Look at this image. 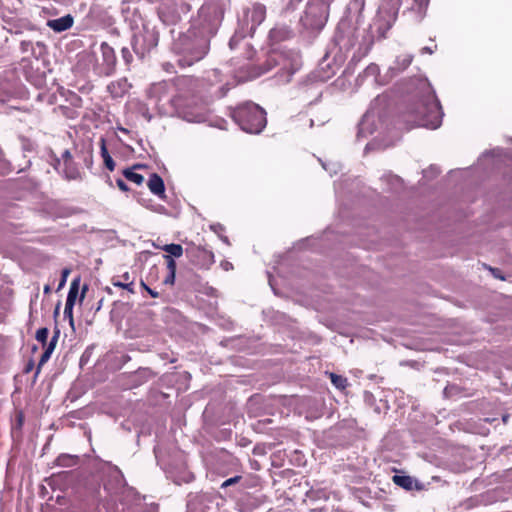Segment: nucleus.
Returning <instances> with one entry per match:
<instances>
[{"instance_id": "obj_1", "label": "nucleus", "mask_w": 512, "mask_h": 512, "mask_svg": "<svg viewBox=\"0 0 512 512\" xmlns=\"http://www.w3.org/2000/svg\"><path fill=\"white\" fill-rule=\"evenodd\" d=\"M442 117V107L433 93H427L410 102L401 113V120L407 125V129H436L441 125Z\"/></svg>"}, {"instance_id": "obj_2", "label": "nucleus", "mask_w": 512, "mask_h": 512, "mask_svg": "<svg viewBox=\"0 0 512 512\" xmlns=\"http://www.w3.org/2000/svg\"><path fill=\"white\" fill-rule=\"evenodd\" d=\"M219 24L220 18L216 9L204 7L200 9L197 24L193 27V34L201 36L202 44L192 53V61H199L204 57L209 39L216 34Z\"/></svg>"}, {"instance_id": "obj_3", "label": "nucleus", "mask_w": 512, "mask_h": 512, "mask_svg": "<svg viewBox=\"0 0 512 512\" xmlns=\"http://www.w3.org/2000/svg\"><path fill=\"white\" fill-rule=\"evenodd\" d=\"M232 118L243 131L252 134L260 133L267 123L264 109L251 102L235 108Z\"/></svg>"}, {"instance_id": "obj_4", "label": "nucleus", "mask_w": 512, "mask_h": 512, "mask_svg": "<svg viewBox=\"0 0 512 512\" xmlns=\"http://www.w3.org/2000/svg\"><path fill=\"white\" fill-rule=\"evenodd\" d=\"M158 40L159 35L155 30L143 27L142 30H140L133 36V51L140 58H143L146 54L150 53V51L153 48L157 46Z\"/></svg>"}, {"instance_id": "obj_5", "label": "nucleus", "mask_w": 512, "mask_h": 512, "mask_svg": "<svg viewBox=\"0 0 512 512\" xmlns=\"http://www.w3.org/2000/svg\"><path fill=\"white\" fill-rule=\"evenodd\" d=\"M185 253L189 262L199 269L208 270L215 262L213 251L200 245L189 244Z\"/></svg>"}, {"instance_id": "obj_6", "label": "nucleus", "mask_w": 512, "mask_h": 512, "mask_svg": "<svg viewBox=\"0 0 512 512\" xmlns=\"http://www.w3.org/2000/svg\"><path fill=\"white\" fill-rule=\"evenodd\" d=\"M100 50L102 53L104 64L106 66L105 74L107 76L111 75L114 72L116 65V55L114 49L106 42H103L100 46Z\"/></svg>"}, {"instance_id": "obj_7", "label": "nucleus", "mask_w": 512, "mask_h": 512, "mask_svg": "<svg viewBox=\"0 0 512 512\" xmlns=\"http://www.w3.org/2000/svg\"><path fill=\"white\" fill-rule=\"evenodd\" d=\"M130 88L131 84L128 82L127 78H120L108 84L107 91L113 98H122L128 93Z\"/></svg>"}, {"instance_id": "obj_8", "label": "nucleus", "mask_w": 512, "mask_h": 512, "mask_svg": "<svg viewBox=\"0 0 512 512\" xmlns=\"http://www.w3.org/2000/svg\"><path fill=\"white\" fill-rule=\"evenodd\" d=\"M60 336V330L56 328L53 332V336L50 339L49 343H46V346H43L45 348L43 354L40 357L38 366H37V372L41 369V367L50 359L56 345L58 342Z\"/></svg>"}, {"instance_id": "obj_9", "label": "nucleus", "mask_w": 512, "mask_h": 512, "mask_svg": "<svg viewBox=\"0 0 512 512\" xmlns=\"http://www.w3.org/2000/svg\"><path fill=\"white\" fill-rule=\"evenodd\" d=\"M74 24V19L70 14L63 17L48 20L47 26L55 32H63L70 29Z\"/></svg>"}, {"instance_id": "obj_10", "label": "nucleus", "mask_w": 512, "mask_h": 512, "mask_svg": "<svg viewBox=\"0 0 512 512\" xmlns=\"http://www.w3.org/2000/svg\"><path fill=\"white\" fill-rule=\"evenodd\" d=\"M147 186L149 190L156 196L160 198L165 197V185L163 179L157 174L152 173L148 182Z\"/></svg>"}, {"instance_id": "obj_11", "label": "nucleus", "mask_w": 512, "mask_h": 512, "mask_svg": "<svg viewBox=\"0 0 512 512\" xmlns=\"http://www.w3.org/2000/svg\"><path fill=\"white\" fill-rule=\"evenodd\" d=\"M144 167L145 165L143 164H135L131 168L124 169L122 174L128 181L141 185L144 182V177L141 174L134 172V170Z\"/></svg>"}, {"instance_id": "obj_12", "label": "nucleus", "mask_w": 512, "mask_h": 512, "mask_svg": "<svg viewBox=\"0 0 512 512\" xmlns=\"http://www.w3.org/2000/svg\"><path fill=\"white\" fill-rule=\"evenodd\" d=\"M266 17V7L263 4L253 5L250 11V18L253 26L260 25Z\"/></svg>"}, {"instance_id": "obj_13", "label": "nucleus", "mask_w": 512, "mask_h": 512, "mask_svg": "<svg viewBox=\"0 0 512 512\" xmlns=\"http://www.w3.org/2000/svg\"><path fill=\"white\" fill-rule=\"evenodd\" d=\"M99 144H100L101 157L103 158L105 167L109 171H113L115 169L116 164L108 152L105 138H101Z\"/></svg>"}, {"instance_id": "obj_14", "label": "nucleus", "mask_w": 512, "mask_h": 512, "mask_svg": "<svg viewBox=\"0 0 512 512\" xmlns=\"http://www.w3.org/2000/svg\"><path fill=\"white\" fill-rule=\"evenodd\" d=\"M78 294H79V279H75L72 281V283L70 285L66 303L74 306L76 299L78 297Z\"/></svg>"}, {"instance_id": "obj_15", "label": "nucleus", "mask_w": 512, "mask_h": 512, "mask_svg": "<svg viewBox=\"0 0 512 512\" xmlns=\"http://www.w3.org/2000/svg\"><path fill=\"white\" fill-rule=\"evenodd\" d=\"M393 482L406 490H411L413 488V479L410 476L394 475Z\"/></svg>"}, {"instance_id": "obj_16", "label": "nucleus", "mask_w": 512, "mask_h": 512, "mask_svg": "<svg viewBox=\"0 0 512 512\" xmlns=\"http://www.w3.org/2000/svg\"><path fill=\"white\" fill-rule=\"evenodd\" d=\"M162 250L167 252L168 253L167 256H171L172 258L173 257L179 258L183 255V252H184L183 247L180 244H175V243L164 245L162 247Z\"/></svg>"}, {"instance_id": "obj_17", "label": "nucleus", "mask_w": 512, "mask_h": 512, "mask_svg": "<svg viewBox=\"0 0 512 512\" xmlns=\"http://www.w3.org/2000/svg\"><path fill=\"white\" fill-rule=\"evenodd\" d=\"M330 380L332 384L339 390H344L348 386L347 378L341 375L330 373Z\"/></svg>"}, {"instance_id": "obj_18", "label": "nucleus", "mask_w": 512, "mask_h": 512, "mask_svg": "<svg viewBox=\"0 0 512 512\" xmlns=\"http://www.w3.org/2000/svg\"><path fill=\"white\" fill-rule=\"evenodd\" d=\"M413 61V55L411 54H403L397 57V65L401 69H406L411 65Z\"/></svg>"}, {"instance_id": "obj_19", "label": "nucleus", "mask_w": 512, "mask_h": 512, "mask_svg": "<svg viewBox=\"0 0 512 512\" xmlns=\"http://www.w3.org/2000/svg\"><path fill=\"white\" fill-rule=\"evenodd\" d=\"M49 335V330L46 327L40 328L37 330L35 338L38 342L42 344V346H46L47 339Z\"/></svg>"}, {"instance_id": "obj_20", "label": "nucleus", "mask_w": 512, "mask_h": 512, "mask_svg": "<svg viewBox=\"0 0 512 512\" xmlns=\"http://www.w3.org/2000/svg\"><path fill=\"white\" fill-rule=\"evenodd\" d=\"M3 21L5 22V25L3 28L7 30L9 33H18L19 32V26L12 22L11 20H7L3 18Z\"/></svg>"}, {"instance_id": "obj_21", "label": "nucleus", "mask_w": 512, "mask_h": 512, "mask_svg": "<svg viewBox=\"0 0 512 512\" xmlns=\"http://www.w3.org/2000/svg\"><path fill=\"white\" fill-rule=\"evenodd\" d=\"M73 305H70V304H65V309H64V316L65 318H68L69 319V323L71 326L74 325V318H73Z\"/></svg>"}, {"instance_id": "obj_22", "label": "nucleus", "mask_w": 512, "mask_h": 512, "mask_svg": "<svg viewBox=\"0 0 512 512\" xmlns=\"http://www.w3.org/2000/svg\"><path fill=\"white\" fill-rule=\"evenodd\" d=\"M121 54H122V58H123L124 62L127 65H130L133 61V56H132L130 50L128 48L124 47L121 50Z\"/></svg>"}, {"instance_id": "obj_23", "label": "nucleus", "mask_w": 512, "mask_h": 512, "mask_svg": "<svg viewBox=\"0 0 512 512\" xmlns=\"http://www.w3.org/2000/svg\"><path fill=\"white\" fill-rule=\"evenodd\" d=\"M241 478L242 477L240 475H236L232 478H229L221 484V488H226L228 486L234 485V484L238 483L241 480Z\"/></svg>"}, {"instance_id": "obj_24", "label": "nucleus", "mask_w": 512, "mask_h": 512, "mask_svg": "<svg viewBox=\"0 0 512 512\" xmlns=\"http://www.w3.org/2000/svg\"><path fill=\"white\" fill-rule=\"evenodd\" d=\"M169 272H176V262L171 256H164Z\"/></svg>"}, {"instance_id": "obj_25", "label": "nucleus", "mask_w": 512, "mask_h": 512, "mask_svg": "<svg viewBox=\"0 0 512 512\" xmlns=\"http://www.w3.org/2000/svg\"><path fill=\"white\" fill-rule=\"evenodd\" d=\"M32 47H33V43L31 41L23 40L20 43V49L24 53L32 50Z\"/></svg>"}, {"instance_id": "obj_26", "label": "nucleus", "mask_w": 512, "mask_h": 512, "mask_svg": "<svg viewBox=\"0 0 512 512\" xmlns=\"http://www.w3.org/2000/svg\"><path fill=\"white\" fill-rule=\"evenodd\" d=\"M113 285L117 286V287H120V288H123V289H126L130 293H134L133 283L114 282Z\"/></svg>"}, {"instance_id": "obj_27", "label": "nucleus", "mask_w": 512, "mask_h": 512, "mask_svg": "<svg viewBox=\"0 0 512 512\" xmlns=\"http://www.w3.org/2000/svg\"><path fill=\"white\" fill-rule=\"evenodd\" d=\"M116 185L122 192H128L130 189L126 182L122 179H116Z\"/></svg>"}, {"instance_id": "obj_28", "label": "nucleus", "mask_w": 512, "mask_h": 512, "mask_svg": "<svg viewBox=\"0 0 512 512\" xmlns=\"http://www.w3.org/2000/svg\"><path fill=\"white\" fill-rule=\"evenodd\" d=\"M175 275H176V272H169V274L164 279L163 283L173 285L175 282Z\"/></svg>"}, {"instance_id": "obj_29", "label": "nucleus", "mask_w": 512, "mask_h": 512, "mask_svg": "<svg viewBox=\"0 0 512 512\" xmlns=\"http://www.w3.org/2000/svg\"><path fill=\"white\" fill-rule=\"evenodd\" d=\"M70 273V270L65 268L62 270V278H61V281L59 283V288L63 287L66 283V280H67V276L69 275Z\"/></svg>"}, {"instance_id": "obj_30", "label": "nucleus", "mask_w": 512, "mask_h": 512, "mask_svg": "<svg viewBox=\"0 0 512 512\" xmlns=\"http://www.w3.org/2000/svg\"><path fill=\"white\" fill-rule=\"evenodd\" d=\"M62 158H63V160H64L66 165H68V164H70L72 162V155H71L69 150H65L62 153Z\"/></svg>"}, {"instance_id": "obj_31", "label": "nucleus", "mask_w": 512, "mask_h": 512, "mask_svg": "<svg viewBox=\"0 0 512 512\" xmlns=\"http://www.w3.org/2000/svg\"><path fill=\"white\" fill-rule=\"evenodd\" d=\"M489 270L491 271L494 277L504 280V277L500 274V270L498 268L489 267Z\"/></svg>"}, {"instance_id": "obj_32", "label": "nucleus", "mask_w": 512, "mask_h": 512, "mask_svg": "<svg viewBox=\"0 0 512 512\" xmlns=\"http://www.w3.org/2000/svg\"><path fill=\"white\" fill-rule=\"evenodd\" d=\"M70 459L71 458L69 456L62 455V456L58 457L57 461H58V464H60V465H66V461L70 460Z\"/></svg>"}, {"instance_id": "obj_33", "label": "nucleus", "mask_w": 512, "mask_h": 512, "mask_svg": "<svg viewBox=\"0 0 512 512\" xmlns=\"http://www.w3.org/2000/svg\"><path fill=\"white\" fill-rule=\"evenodd\" d=\"M147 292L151 295V297L153 298H158L159 297V293L153 289H151L150 287L147 288Z\"/></svg>"}, {"instance_id": "obj_34", "label": "nucleus", "mask_w": 512, "mask_h": 512, "mask_svg": "<svg viewBox=\"0 0 512 512\" xmlns=\"http://www.w3.org/2000/svg\"><path fill=\"white\" fill-rule=\"evenodd\" d=\"M421 53H422V54H424V53L432 54V53H433V51H432V49H431L430 47L425 46V47H423V48L421 49Z\"/></svg>"}, {"instance_id": "obj_35", "label": "nucleus", "mask_w": 512, "mask_h": 512, "mask_svg": "<svg viewBox=\"0 0 512 512\" xmlns=\"http://www.w3.org/2000/svg\"><path fill=\"white\" fill-rule=\"evenodd\" d=\"M88 290L87 286L84 285V287L82 288V291H81V295H80V301L83 300L84 296H85V293L86 291Z\"/></svg>"}, {"instance_id": "obj_36", "label": "nucleus", "mask_w": 512, "mask_h": 512, "mask_svg": "<svg viewBox=\"0 0 512 512\" xmlns=\"http://www.w3.org/2000/svg\"><path fill=\"white\" fill-rule=\"evenodd\" d=\"M50 292H51V288H50V286H49V285H45V286H44V293H45V294H48V293H50Z\"/></svg>"}, {"instance_id": "obj_37", "label": "nucleus", "mask_w": 512, "mask_h": 512, "mask_svg": "<svg viewBox=\"0 0 512 512\" xmlns=\"http://www.w3.org/2000/svg\"><path fill=\"white\" fill-rule=\"evenodd\" d=\"M141 286L143 289H145L147 291V288H149V286H147V284L144 282V281H141Z\"/></svg>"}, {"instance_id": "obj_38", "label": "nucleus", "mask_w": 512, "mask_h": 512, "mask_svg": "<svg viewBox=\"0 0 512 512\" xmlns=\"http://www.w3.org/2000/svg\"><path fill=\"white\" fill-rule=\"evenodd\" d=\"M58 309H59V304L57 305L56 309H55V315L58 314Z\"/></svg>"}, {"instance_id": "obj_39", "label": "nucleus", "mask_w": 512, "mask_h": 512, "mask_svg": "<svg viewBox=\"0 0 512 512\" xmlns=\"http://www.w3.org/2000/svg\"><path fill=\"white\" fill-rule=\"evenodd\" d=\"M19 4H22V0H16Z\"/></svg>"}]
</instances>
